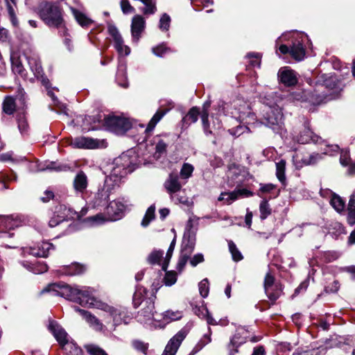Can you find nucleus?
<instances>
[{
  "label": "nucleus",
  "instance_id": "nucleus-17",
  "mask_svg": "<svg viewBox=\"0 0 355 355\" xmlns=\"http://www.w3.org/2000/svg\"><path fill=\"white\" fill-rule=\"evenodd\" d=\"M136 161V156H130L127 153H122L119 157L114 159V164L121 165V166L131 173L137 168Z\"/></svg>",
  "mask_w": 355,
  "mask_h": 355
},
{
  "label": "nucleus",
  "instance_id": "nucleus-64",
  "mask_svg": "<svg viewBox=\"0 0 355 355\" xmlns=\"http://www.w3.org/2000/svg\"><path fill=\"white\" fill-rule=\"evenodd\" d=\"M340 288V283L338 280H334L332 283L325 286L324 292L326 293H336Z\"/></svg>",
  "mask_w": 355,
  "mask_h": 355
},
{
  "label": "nucleus",
  "instance_id": "nucleus-45",
  "mask_svg": "<svg viewBox=\"0 0 355 355\" xmlns=\"http://www.w3.org/2000/svg\"><path fill=\"white\" fill-rule=\"evenodd\" d=\"M229 250L232 254V259L234 261H239L243 259L241 252L237 248L236 244L232 241H228Z\"/></svg>",
  "mask_w": 355,
  "mask_h": 355
},
{
  "label": "nucleus",
  "instance_id": "nucleus-57",
  "mask_svg": "<svg viewBox=\"0 0 355 355\" xmlns=\"http://www.w3.org/2000/svg\"><path fill=\"white\" fill-rule=\"evenodd\" d=\"M182 314L180 311H173L168 310L163 313V319L170 320H177L181 319Z\"/></svg>",
  "mask_w": 355,
  "mask_h": 355
},
{
  "label": "nucleus",
  "instance_id": "nucleus-9",
  "mask_svg": "<svg viewBox=\"0 0 355 355\" xmlns=\"http://www.w3.org/2000/svg\"><path fill=\"white\" fill-rule=\"evenodd\" d=\"M103 310L109 313L112 317L113 323L115 327L119 326L122 323L127 324L131 320V317L126 308L116 309L105 304Z\"/></svg>",
  "mask_w": 355,
  "mask_h": 355
},
{
  "label": "nucleus",
  "instance_id": "nucleus-61",
  "mask_svg": "<svg viewBox=\"0 0 355 355\" xmlns=\"http://www.w3.org/2000/svg\"><path fill=\"white\" fill-rule=\"evenodd\" d=\"M193 171V166L189 163H184L181 168L180 175L184 178H188L192 175Z\"/></svg>",
  "mask_w": 355,
  "mask_h": 355
},
{
  "label": "nucleus",
  "instance_id": "nucleus-26",
  "mask_svg": "<svg viewBox=\"0 0 355 355\" xmlns=\"http://www.w3.org/2000/svg\"><path fill=\"white\" fill-rule=\"evenodd\" d=\"M87 266L78 262H73L69 266H63L60 269L62 274L69 276L80 275L85 272Z\"/></svg>",
  "mask_w": 355,
  "mask_h": 355
},
{
  "label": "nucleus",
  "instance_id": "nucleus-33",
  "mask_svg": "<svg viewBox=\"0 0 355 355\" xmlns=\"http://www.w3.org/2000/svg\"><path fill=\"white\" fill-rule=\"evenodd\" d=\"M71 12L77 23L83 28H88L94 21L77 8H71Z\"/></svg>",
  "mask_w": 355,
  "mask_h": 355
},
{
  "label": "nucleus",
  "instance_id": "nucleus-31",
  "mask_svg": "<svg viewBox=\"0 0 355 355\" xmlns=\"http://www.w3.org/2000/svg\"><path fill=\"white\" fill-rule=\"evenodd\" d=\"M280 193V189L278 191L277 193L272 197V198H277ZM272 199V197H270L269 199L266 198H263L259 204V212H260V219L261 220H266L270 215L272 214V208L269 204V200Z\"/></svg>",
  "mask_w": 355,
  "mask_h": 355
},
{
  "label": "nucleus",
  "instance_id": "nucleus-37",
  "mask_svg": "<svg viewBox=\"0 0 355 355\" xmlns=\"http://www.w3.org/2000/svg\"><path fill=\"white\" fill-rule=\"evenodd\" d=\"M11 61V67L12 71L21 78H26L27 76V72L24 65L21 62V60L19 56H13L10 57Z\"/></svg>",
  "mask_w": 355,
  "mask_h": 355
},
{
  "label": "nucleus",
  "instance_id": "nucleus-49",
  "mask_svg": "<svg viewBox=\"0 0 355 355\" xmlns=\"http://www.w3.org/2000/svg\"><path fill=\"white\" fill-rule=\"evenodd\" d=\"M277 188V185L272 183L268 184H260V188L257 191V196L263 199L261 194L263 193H270L273 190Z\"/></svg>",
  "mask_w": 355,
  "mask_h": 355
},
{
  "label": "nucleus",
  "instance_id": "nucleus-22",
  "mask_svg": "<svg viewBox=\"0 0 355 355\" xmlns=\"http://www.w3.org/2000/svg\"><path fill=\"white\" fill-rule=\"evenodd\" d=\"M306 55V49L302 40H295L291 45L290 55L295 61H302Z\"/></svg>",
  "mask_w": 355,
  "mask_h": 355
},
{
  "label": "nucleus",
  "instance_id": "nucleus-11",
  "mask_svg": "<svg viewBox=\"0 0 355 355\" xmlns=\"http://www.w3.org/2000/svg\"><path fill=\"white\" fill-rule=\"evenodd\" d=\"M317 83L324 85L326 88L334 90V94L338 95L343 87L342 81L335 74L322 73L318 77Z\"/></svg>",
  "mask_w": 355,
  "mask_h": 355
},
{
  "label": "nucleus",
  "instance_id": "nucleus-63",
  "mask_svg": "<svg viewBox=\"0 0 355 355\" xmlns=\"http://www.w3.org/2000/svg\"><path fill=\"white\" fill-rule=\"evenodd\" d=\"M144 4L146 6L143 9V13L144 15H153L156 12L157 8L155 3L153 2V0H148V2Z\"/></svg>",
  "mask_w": 355,
  "mask_h": 355
},
{
  "label": "nucleus",
  "instance_id": "nucleus-52",
  "mask_svg": "<svg viewBox=\"0 0 355 355\" xmlns=\"http://www.w3.org/2000/svg\"><path fill=\"white\" fill-rule=\"evenodd\" d=\"M310 275H309L306 279L302 281L300 284L295 289L293 297L297 296L300 293H305L309 286Z\"/></svg>",
  "mask_w": 355,
  "mask_h": 355
},
{
  "label": "nucleus",
  "instance_id": "nucleus-35",
  "mask_svg": "<svg viewBox=\"0 0 355 355\" xmlns=\"http://www.w3.org/2000/svg\"><path fill=\"white\" fill-rule=\"evenodd\" d=\"M189 333V330L186 328L182 329L179 331L172 338L170 339L167 345L173 347V351L177 352L179 347L180 346L183 340L186 338Z\"/></svg>",
  "mask_w": 355,
  "mask_h": 355
},
{
  "label": "nucleus",
  "instance_id": "nucleus-25",
  "mask_svg": "<svg viewBox=\"0 0 355 355\" xmlns=\"http://www.w3.org/2000/svg\"><path fill=\"white\" fill-rule=\"evenodd\" d=\"M322 138L315 135L309 127H304V130L300 132L297 141L300 144H309L313 142L319 144Z\"/></svg>",
  "mask_w": 355,
  "mask_h": 355
},
{
  "label": "nucleus",
  "instance_id": "nucleus-24",
  "mask_svg": "<svg viewBox=\"0 0 355 355\" xmlns=\"http://www.w3.org/2000/svg\"><path fill=\"white\" fill-rule=\"evenodd\" d=\"M71 145L77 148L94 149L98 147V141L89 137H76Z\"/></svg>",
  "mask_w": 355,
  "mask_h": 355
},
{
  "label": "nucleus",
  "instance_id": "nucleus-14",
  "mask_svg": "<svg viewBox=\"0 0 355 355\" xmlns=\"http://www.w3.org/2000/svg\"><path fill=\"white\" fill-rule=\"evenodd\" d=\"M277 76L279 83L286 87H293L297 84V73L288 67L280 68Z\"/></svg>",
  "mask_w": 355,
  "mask_h": 355
},
{
  "label": "nucleus",
  "instance_id": "nucleus-15",
  "mask_svg": "<svg viewBox=\"0 0 355 355\" xmlns=\"http://www.w3.org/2000/svg\"><path fill=\"white\" fill-rule=\"evenodd\" d=\"M189 227L184 232L182 244L181 253L191 255L196 246V234L191 231V221L189 220Z\"/></svg>",
  "mask_w": 355,
  "mask_h": 355
},
{
  "label": "nucleus",
  "instance_id": "nucleus-28",
  "mask_svg": "<svg viewBox=\"0 0 355 355\" xmlns=\"http://www.w3.org/2000/svg\"><path fill=\"white\" fill-rule=\"evenodd\" d=\"M164 187L170 194L179 191L181 189L182 186L179 182L178 175L173 173H170L168 178L164 183Z\"/></svg>",
  "mask_w": 355,
  "mask_h": 355
},
{
  "label": "nucleus",
  "instance_id": "nucleus-4",
  "mask_svg": "<svg viewBox=\"0 0 355 355\" xmlns=\"http://www.w3.org/2000/svg\"><path fill=\"white\" fill-rule=\"evenodd\" d=\"M263 112L262 116L259 119L260 123L278 132L282 124V110L278 107H268Z\"/></svg>",
  "mask_w": 355,
  "mask_h": 355
},
{
  "label": "nucleus",
  "instance_id": "nucleus-5",
  "mask_svg": "<svg viewBox=\"0 0 355 355\" xmlns=\"http://www.w3.org/2000/svg\"><path fill=\"white\" fill-rule=\"evenodd\" d=\"M104 116L105 115L98 112L92 116L80 115L77 117L76 120L79 122V119H81V127L83 130L88 132L89 130H97L102 128L105 129Z\"/></svg>",
  "mask_w": 355,
  "mask_h": 355
},
{
  "label": "nucleus",
  "instance_id": "nucleus-39",
  "mask_svg": "<svg viewBox=\"0 0 355 355\" xmlns=\"http://www.w3.org/2000/svg\"><path fill=\"white\" fill-rule=\"evenodd\" d=\"M14 98L16 99L17 105L18 106L17 110H28L26 92L22 87H19L17 89Z\"/></svg>",
  "mask_w": 355,
  "mask_h": 355
},
{
  "label": "nucleus",
  "instance_id": "nucleus-12",
  "mask_svg": "<svg viewBox=\"0 0 355 355\" xmlns=\"http://www.w3.org/2000/svg\"><path fill=\"white\" fill-rule=\"evenodd\" d=\"M107 26V32L110 36L113 38L114 42V48L119 53H122L123 47L125 48V54L129 55L130 53V49L128 46H123V40L119 32L118 28L113 24L111 20L106 21Z\"/></svg>",
  "mask_w": 355,
  "mask_h": 355
},
{
  "label": "nucleus",
  "instance_id": "nucleus-36",
  "mask_svg": "<svg viewBox=\"0 0 355 355\" xmlns=\"http://www.w3.org/2000/svg\"><path fill=\"white\" fill-rule=\"evenodd\" d=\"M254 196V193L247 189H238L230 192V198H227L226 203L232 204V202L236 200L239 198H248Z\"/></svg>",
  "mask_w": 355,
  "mask_h": 355
},
{
  "label": "nucleus",
  "instance_id": "nucleus-23",
  "mask_svg": "<svg viewBox=\"0 0 355 355\" xmlns=\"http://www.w3.org/2000/svg\"><path fill=\"white\" fill-rule=\"evenodd\" d=\"M88 186V178L85 173L80 170L76 175L73 181V187L76 192L83 193L87 189Z\"/></svg>",
  "mask_w": 355,
  "mask_h": 355
},
{
  "label": "nucleus",
  "instance_id": "nucleus-51",
  "mask_svg": "<svg viewBox=\"0 0 355 355\" xmlns=\"http://www.w3.org/2000/svg\"><path fill=\"white\" fill-rule=\"evenodd\" d=\"M340 164L344 166H347L349 163L352 162V159L350 157V152L347 149H341L340 150V155L339 159Z\"/></svg>",
  "mask_w": 355,
  "mask_h": 355
},
{
  "label": "nucleus",
  "instance_id": "nucleus-27",
  "mask_svg": "<svg viewBox=\"0 0 355 355\" xmlns=\"http://www.w3.org/2000/svg\"><path fill=\"white\" fill-rule=\"evenodd\" d=\"M148 292L147 288L140 284H137L135 286V291L132 296V306L134 309H138L143 302H145L146 298H148L146 297Z\"/></svg>",
  "mask_w": 355,
  "mask_h": 355
},
{
  "label": "nucleus",
  "instance_id": "nucleus-59",
  "mask_svg": "<svg viewBox=\"0 0 355 355\" xmlns=\"http://www.w3.org/2000/svg\"><path fill=\"white\" fill-rule=\"evenodd\" d=\"M190 256L187 254L181 253L176 266V269L179 272L183 270Z\"/></svg>",
  "mask_w": 355,
  "mask_h": 355
},
{
  "label": "nucleus",
  "instance_id": "nucleus-18",
  "mask_svg": "<svg viewBox=\"0 0 355 355\" xmlns=\"http://www.w3.org/2000/svg\"><path fill=\"white\" fill-rule=\"evenodd\" d=\"M146 21L144 18L139 15H135L132 19L131 34L133 40L138 41L141 33L144 31Z\"/></svg>",
  "mask_w": 355,
  "mask_h": 355
},
{
  "label": "nucleus",
  "instance_id": "nucleus-56",
  "mask_svg": "<svg viewBox=\"0 0 355 355\" xmlns=\"http://www.w3.org/2000/svg\"><path fill=\"white\" fill-rule=\"evenodd\" d=\"M132 346L137 351L142 352L145 355L148 354V343L141 340H134L132 342Z\"/></svg>",
  "mask_w": 355,
  "mask_h": 355
},
{
  "label": "nucleus",
  "instance_id": "nucleus-3",
  "mask_svg": "<svg viewBox=\"0 0 355 355\" xmlns=\"http://www.w3.org/2000/svg\"><path fill=\"white\" fill-rule=\"evenodd\" d=\"M104 124L105 130L118 135H125L132 126L128 118L114 114L104 116Z\"/></svg>",
  "mask_w": 355,
  "mask_h": 355
},
{
  "label": "nucleus",
  "instance_id": "nucleus-38",
  "mask_svg": "<svg viewBox=\"0 0 355 355\" xmlns=\"http://www.w3.org/2000/svg\"><path fill=\"white\" fill-rule=\"evenodd\" d=\"M286 164L285 159H281L276 163V176L284 187H286L287 185L285 175Z\"/></svg>",
  "mask_w": 355,
  "mask_h": 355
},
{
  "label": "nucleus",
  "instance_id": "nucleus-42",
  "mask_svg": "<svg viewBox=\"0 0 355 355\" xmlns=\"http://www.w3.org/2000/svg\"><path fill=\"white\" fill-rule=\"evenodd\" d=\"M164 251L162 250H153L148 256L147 261L150 265H160L163 259Z\"/></svg>",
  "mask_w": 355,
  "mask_h": 355
},
{
  "label": "nucleus",
  "instance_id": "nucleus-44",
  "mask_svg": "<svg viewBox=\"0 0 355 355\" xmlns=\"http://www.w3.org/2000/svg\"><path fill=\"white\" fill-rule=\"evenodd\" d=\"M171 49L169 47L166 46L165 43H161L157 46L152 48V52L156 56L159 58H163L166 53L171 52Z\"/></svg>",
  "mask_w": 355,
  "mask_h": 355
},
{
  "label": "nucleus",
  "instance_id": "nucleus-43",
  "mask_svg": "<svg viewBox=\"0 0 355 355\" xmlns=\"http://www.w3.org/2000/svg\"><path fill=\"white\" fill-rule=\"evenodd\" d=\"M155 218V205H150L146 210V214L141 220V225L146 227L150 222Z\"/></svg>",
  "mask_w": 355,
  "mask_h": 355
},
{
  "label": "nucleus",
  "instance_id": "nucleus-16",
  "mask_svg": "<svg viewBox=\"0 0 355 355\" xmlns=\"http://www.w3.org/2000/svg\"><path fill=\"white\" fill-rule=\"evenodd\" d=\"M200 114V108L199 107L193 106L191 107L179 123L181 132L187 129L192 123H196Z\"/></svg>",
  "mask_w": 355,
  "mask_h": 355
},
{
  "label": "nucleus",
  "instance_id": "nucleus-7",
  "mask_svg": "<svg viewBox=\"0 0 355 355\" xmlns=\"http://www.w3.org/2000/svg\"><path fill=\"white\" fill-rule=\"evenodd\" d=\"M48 330L53 334L62 349L67 350L69 344L68 334L64 329L55 320H49Z\"/></svg>",
  "mask_w": 355,
  "mask_h": 355
},
{
  "label": "nucleus",
  "instance_id": "nucleus-62",
  "mask_svg": "<svg viewBox=\"0 0 355 355\" xmlns=\"http://www.w3.org/2000/svg\"><path fill=\"white\" fill-rule=\"evenodd\" d=\"M247 57L250 59V64L251 66L260 67L261 56L259 53H248Z\"/></svg>",
  "mask_w": 355,
  "mask_h": 355
},
{
  "label": "nucleus",
  "instance_id": "nucleus-19",
  "mask_svg": "<svg viewBox=\"0 0 355 355\" xmlns=\"http://www.w3.org/2000/svg\"><path fill=\"white\" fill-rule=\"evenodd\" d=\"M309 101L313 105H321L327 103V102L336 99L337 94L334 93L330 94H321L318 90L314 89L309 94Z\"/></svg>",
  "mask_w": 355,
  "mask_h": 355
},
{
  "label": "nucleus",
  "instance_id": "nucleus-47",
  "mask_svg": "<svg viewBox=\"0 0 355 355\" xmlns=\"http://www.w3.org/2000/svg\"><path fill=\"white\" fill-rule=\"evenodd\" d=\"M130 173L128 172L123 167L121 166L119 164H114L113 163V166L111 169V175L115 178H123Z\"/></svg>",
  "mask_w": 355,
  "mask_h": 355
},
{
  "label": "nucleus",
  "instance_id": "nucleus-54",
  "mask_svg": "<svg viewBox=\"0 0 355 355\" xmlns=\"http://www.w3.org/2000/svg\"><path fill=\"white\" fill-rule=\"evenodd\" d=\"M168 144L166 143L163 139H159L155 145V153L158 155L157 157H160L162 155L166 153Z\"/></svg>",
  "mask_w": 355,
  "mask_h": 355
},
{
  "label": "nucleus",
  "instance_id": "nucleus-8",
  "mask_svg": "<svg viewBox=\"0 0 355 355\" xmlns=\"http://www.w3.org/2000/svg\"><path fill=\"white\" fill-rule=\"evenodd\" d=\"M19 226V221L11 216H0V238L10 239L15 236L11 231Z\"/></svg>",
  "mask_w": 355,
  "mask_h": 355
},
{
  "label": "nucleus",
  "instance_id": "nucleus-60",
  "mask_svg": "<svg viewBox=\"0 0 355 355\" xmlns=\"http://www.w3.org/2000/svg\"><path fill=\"white\" fill-rule=\"evenodd\" d=\"M277 282H275V277L270 272H267L265 275L263 280V288L267 290L269 287L274 286Z\"/></svg>",
  "mask_w": 355,
  "mask_h": 355
},
{
  "label": "nucleus",
  "instance_id": "nucleus-34",
  "mask_svg": "<svg viewBox=\"0 0 355 355\" xmlns=\"http://www.w3.org/2000/svg\"><path fill=\"white\" fill-rule=\"evenodd\" d=\"M74 310L78 312L87 322L100 329H102V323L95 315H92L90 312L82 309L77 306H74Z\"/></svg>",
  "mask_w": 355,
  "mask_h": 355
},
{
  "label": "nucleus",
  "instance_id": "nucleus-29",
  "mask_svg": "<svg viewBox=\"0 0 355 355\" xmlns=\"http://www.w3.org/2000/svg\"><path fill=\"white\" fill-rule=\"evenodd\" d=\"M18 106L16 99L12 96H5L2 103V111L7 115H13L17 113Z\"/></svg>",
  "mask_w": 355,
  "mask_h": 355
},
{
  "label": "nucleus",
  "instance_id": "nucleus-58",
  "mask_svg": "<svg viewBox=\"0 0 355 355\" xmlns=\"http://www.w3.org/2000/svg\"><path fill=\"white\" fill-rule=\"evenodd\" d=\"M47 168L57 172L67 171L70 169V166L67 164H60L55 162H51Z\"/></svg>",
  "mask_w": 355,
  "mask_h": 355
},
{
  "label": "nucleus",
  "instance_id": "nucleus-48",
  "mask_svg": "<svg viewBox=\"0 0 355 355\" xmlns=\"http://www.w3.org/2000/svg\"><path fill=\"white\" fill-rule=\"evenodd\" d=\"M85 348L89 355H108L104 349L95 345H87Z\"/></svg>",
  "mask_w": 355,
  "mask_h": 355
},
{
  "label": "nucleus",
  "instance_id": "nucleus-21",
  "mask_svg": "<svg viewBox=\"0 0 355 355\" xmlns=\"http://www.w3.org/2000/svg\"><path fill=\"white\" fill-rule=\"evenodd\" d=\"M15 119L20 133L22 135H28L30 129L28 122V110H17V113L15 115Z\"/></svg>",
  "mask_w": 355,
  "mask_h": 355
},
{
  "label": "nucleus",
  "instance_id": "nucleus-53",
  "mask_svg": "<svg viewBox=\"0 0 355 355\" xmlns=\"http://www.w3.org/2000/svg\"><path fill=\"white\" fill-rule=\"evenodd\" d=\"M209 283L207 278L203 279L201 282H200L198 284L200 295L203 298H205L208 296L209 291Z\"/></svg>",
  "mask_w": 355,
  "mask_h": 355
},
{
  "label": "nucleus",
  "instance_id": "nucleus-30",
  "mask_svg": "<svg viewBox=\"0 0 355 355\" xmlns=\"http://www.w3.org/2000/svg\"><path fill=\"white\" fill-rule=\"evenodd\" d=\"M125 206L120 202L112 201L107 206V213L113 217L114 220L121 218Z\"/></svg>",
  "mask_w": 355,
  "mask_h": 355
},
{
  "label": "nucleus",
  "instance_id": "nucleus-10",
  "mask_svg": "<svg viewBox=\"0 0 355 355\" xmlns=\"http://www.w3.org/2000/svg\"><path fill=\"white\" fill-rule=\"evenodd\" d=\"M284 285L280 282H277L275 285L272 287H269L267 290H264L265 294L268 298L269 301H266L265 304L267 305L266 307L261 308V311H264L271 306H273L276 304L277 300L283 295L284 293Z\"/></svg>",
  "mask_w": 355,
  "mask_h": 355
},
{
  "label": "nucleus",
  "instance_id": "nucleus-40",
  "mask_svg": "<svg viewBox=\"0 0 355 355\" xmlns=\"http://www.w3.org/2000/svg\"><path fill=\"white\" fill-rule=\"evenodd\" d=\"M211 328L209 327V334H205L203 337L198 342V343L194 346L193 349L191 351L189 355H195L198 352H199L201 349H203L205 346L211 342Z\"/></svg>",
  "mask_w": 355,
  "mask_h": 355
},
{
  "label": "nucleus",
  "instance_id": "nucleus-55",
  "mask_svg": "<svg viewBox=\"0 0 355 355\" xmlns=\"http://www.w3.org/2000/svg\"><path fill=\"white\" fill-rule=\"evenodd\" d=\"M170 24H171L170 16L166 13H164L159 19V28L162 31H166L170 28Z\"/></svg>",
  "mask_w": 355,
  "mask_h": 355
},
{
  "label": "nucleus",
  "instance_id": "nucleus-50",
  "mask_svg": "<svg viewBox=\"0 0 355 355\" xmlns=\"http://www.w3.org/2000/svg\"><path fill=\"white\" fill-rule=\"evenodd\" d=\"M165 276L163 279L165 285L171 286L177 281V272L174 270L165 272Z\"/></svg>",
  "mask_w": 355,
  "mask_h": 355
},
{
  "label": "nucleus",
  "instance_id": "nucleus-13",
  "mask_svg": "<svg viewBox=\"0 0 355 355\" xmlns=\"http://www.w3.org/2000/svg\"><path fill=\"white\" fill-rule=\"evenodd\" d=\"M110 191L104 187L98 188L97 192L94 193L89 200V205L94 209L105 207L107 209L110 200Z\"/></svg>",
  "mask_w": 355,
  "mask_h": 355
},
{
  "label": "nucleus",
  "instance_id": "nucleus-1",
  "mask_svg": "<svg viewBox=\"0 0 355 355\" xmlns=\"http://www.w3.org/2000/svg\"><path fill=\"white\" fill-rule=\"evenodd\" d=\"M36 13L46 26L58 30L60 36L68 35L64 11L59 1L42 0L37 5Z\"/></svg>",
  "mask_w": 355,
  "mask_h": 355
},
{
  "label": "nucleus",
  "instance_id": "nucleus-46",
  "mask_svg": "<svg viewBox=\"0 0 355 355\" xmlns=\"http://www.w3.org/2000/svg\"><path fill=\"white\" fill-rule=\"evenodd\" d=\"M209 114H201L200 119L202 121V126L204 131L205 135L208 137L209 135H213V132L210 128V123L209 121Z\"/></svg>",
  "mask_w": 355,
  "mask_h": 355
},
{
  "label": "nucleus",
  "instance_id": "nucleus-6",
  "mask_svg": "<svg viewBox=\"0 0 355 355\" xmlns=\"http://www.w3.org/2000/svg\"><path fill=\"white\" fill-rule=\"evenodd\" d=\"M159 283L155 284L153 282L152 284V294L150 297L146 298L144 307H143L139 312V316H143L144 321H149L154 319L155 314L157 313L155 307V300L156 299V293L159 289Z\"/></svg>",
  "mask_w": 355,
  "mask_h": 355
},
{
  "label": "nucleus",
  "instance_id": "nucleus-41",
  "mask_svg": "<svg viewBox=\"0 0 355 355\" xmlns=\"http://www.w3.org/2000/svg\"><path fill=\"white\" fill-rule=\"evenodd\" d=\"M330 204L334 208V209L338 213L343 211L345 207V200H343L340 197V196H338L336 193H332Z\"/></svg>",
  "mask_w": 355,
  "mask_h": 355
},
{
  "label": "nucleus",
  "instance_id": "nucleus-2",
  "mask_svg": "<svg viewBox=\"0 0 355 355\" xmlns=\"http://www.w3.org/2000/svg\"><path fill=\"white\" fill-rule=\"evenodd\" d=\"M49 292L53 293L54 295L61 296L69 301L78 303L82 306L94 304V298L91 296V293L89 291L80 290L66 283L49 284L42 290L41 293Z\"/></svg>",
  "mask_w": 355,
  "mask_h": 355
},
{
  "label": "nucleus",
  "instance_id": "nucleus-20",
  "mask_svg": "<svg viewBox=\"0 0 355 355\" xmlns=\"http://www.w3.org/2000/svg\"><path fill=\"white\" fill-rule=\"evenodd\" d=\"M54 249V245L51 243L43 242L37 247H31L27 250V253L35 257L46 258L49 256V251Z\"/></svg>",
  "mask_w": 355,
  "mask_h": 355
},
{
  "label": "nucleus",
  "instance_id": "nucleus-32",
  "mask_svg": "<svg viewBox=\"0 0 355 355\" xmlns=\"http://www.w3.org/2000/svg\"><path fill=\"white\" fill-rule=\"evenodd\" d=\"M169 108H159L157 110L155 114L153 116L150 121L148 122L147 127L145 130L146 133L152 132L155 128L157 123L163 118V116L169 112Z\"/></svg>",
  "mask_w": 355,
  "mask_h": 355
}]
</instances>
